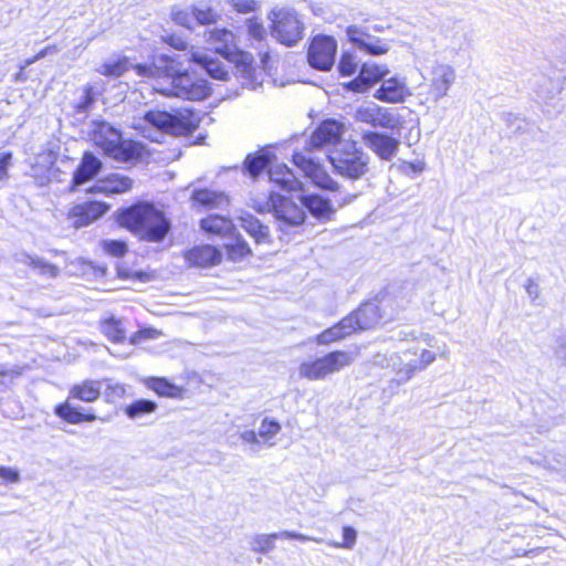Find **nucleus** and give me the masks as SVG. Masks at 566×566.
Here are the masks:
<instances>
[{"mask_svg": "<svg viewBox=\"0 0 566 566\" xmlns=\"http://www.w3.org/2000/svg\"><path fill=\"white\" fill-rule=\"evenodd\" d=\"M146 384L149 389L163 397L177 398L182 394L181 387L170 382L166 378L151 377L146 381Z\"/></svg>", "mask_w": 566, "mask_h": 566, "instance_id": "36", "label": "nucleus"}, {"mask_svg": "<svg viewBox=\"0 0 566 566\" xmlns=\"http://www.w3.org/2000/svg\"><path fill=\"white\" fill-rule=\"evenodd\" d=\"M93 140L105 155L120 163H127L142 156L143 146L134 140H125L122 134L108 123H97Z\"/></svg>", "mask_w": 566, "mask_h": 566, "instance_id": "6", "label": "nucleus"}, {"mask_svg": "<svg viewBox=\"0 0 566 566\" xmlns=\"http://www.w3.org/2000/svg\"><path fill=\"white\" fill-rule=\"evenodd\" d=\"M95 99L96 93L94 92L93 87L91 85L84 86L81 99L76 104L77 113L87 112Z\"/></svg>", "mask_w": 566, "mask_h": 566, "instance_id": "48", "label": "nucleus"}, {"mask_svg": "<svg viewBox=\"0 0 566 566\" xmlns=\"http://www.w3.org/2000/svg\"><path fill=\"white\" fill-rule=\"evenodd\" d=\"M357 65L358 63L354 54L345 52L340 56L338 70L343 76H350L356 72Z\"/></svg>", "mask_w": 566, "mask_h": 566, "instance_id": "45", "label": "nucleus"}, {"mask_svg": "<svg viewBox=\"0 0 566 566\" xmlns=\"http://www.w3.org/2000/svg\"><path fill=\"white\" fill-rule=\"evenodd\" d=\"M192 14L193 21L201 25H208L216 23L220 14L208 3L205 1H200L192 6Z\"/></svg>", "mask_w": 566, "mask_h": 566, "instance_id": "38", "label": "nucleus"}, {"mask_svg": "<svg viewBox=\"0 0 566 566\" xmlns=\"http://www.w3.org/2000/svg\"><path fill=\"white\" fill-rule=\"evenodd\" d=\"M275 539H297L302 542L312 541L315 543H322V538L308 536L294 531H282L271 534H256L251 541V549L253 552L268 554L275 547Z\"/></svg>", "mask_w": 566, "mask_h": 566, "instance_id": "18", "label": "nucleus"}, {"mask_svg": "<svg viewBox=\"0 0 566 566\" xmlns=\"http://www.w3.org/2000/svg\"><path fill=\"white\" fill-rule=\"evenodd\" d=\"M545 85L547 87L541 86L537 90V95L543 99H549L560 94L563 87L562 83L558 80H545Z\"/></svg>", "mask_w": 566, "mask_h": 566, "instance_id": "47", "label": "nucleus"}, {"mask_svg": "<svg viewBox=\"0 0 566 566\" xmlns=\"http://www.w3.org/2000/svg\"><path fill=\"white\" fill-rule=\"evenodd\" d=\"M297 200L302 203L303 209H307L314 218L323 222L329 221L335 212L329 200L318 195H302L297 197Z\"/></svg>", "mask_w": 566, "mask_h": 566, "instance_id": "26", "label": "nucleus"}, {"mask_svg": "<svg viewBox=\"0 0 566 566\" xmlns=\"http://www.w3.org/2000/svg\"><path fill=\"white\" fill-rule=\"evenodd\" d=\"M160 332L155 328H143L136 333H134L129 338L130 345H136L147 339H155L160 336Z\"/></svg>", "mask_w": 566, "mask_h": 566, "instance_id": "51", "label": "nucleus"}, {"mask_svg": "<svg viewBox=\"0 0 566 566\" xmlns=\"http://www.w3.org/2000/svg\"><path fill=\"white\" fill-rule=\"evenodd\" d=\"M374 30H375V31H377V32H380V31H382V28H381V27H379V25H375V27H374Z\"/></svg>", "mask_w": 566, "mask_h": 566, "instance_id": "64", "label": "nucleus"}, {"mask_svg": "<svg viewBox=\"0 0 566 566\" xmlns=\"http://www.w3.org/2000/svg\"><path fill=\"white\" fill-rule=\"evenodd\" d=\"M11 153H0V180L6 179L8 177V168L11 164Z\"/></svg>", "mask_w": 566, "mask_h": 566, "instance_id": "56", "label": "nucleus"}, {"mask_svg": "<svg viewBox=\"0 0 566 566\" xmlns=\"http://www.w3.org/2000/svg\"><path fill=\"white\" fill-rule=\"evenodd\" d=\"M337 43L328 35H316L313 38L308 51V64L319 71H328L335 62Z\"/></svg>", "mask_w": 566, "mask_h": 566, "instance_id": "12", "label": "nucleus"}, {"mask_svg": "<svg viewBox=\"0 0 566 566\" xmlns=\"http://www.w3.org/2000/svg\"><path fill=\"white\" fill-rule=\"evenodd\" d=\"M201 229L207 233L227 235L232 234L234 231L233 223L230 219L219 216L210 214L201 220Z\"/></svg>", "mask_w": 566, "mask_h": 566, "instance_id": "34", "label": "nucleus"}, {"mask_svg": "<svg viewBox=\"0 0 566 566\" xmlns=\"http://www.w3.org/2000/svg\"><path fill=\"white\" fill-rule=\"evenodd\" d=\"M271 20V35L286 46L295 45L302 38L304 23L293 9H273Z\"/></svg>", "mask_w": 566, "mask_h": 566, "instance_id": "9", "label": "nucleus"}, {"mask_svg": "<svg viewBox=\"0 0 566 566\" xmlns=\"http://www.w3.org/2000/svg\"><path fill=\"white\" fill-rule=\"evenodd\" d=\"M102 169V161L92 153H84L83 158L74 171L71 190L92 180Z\"/></svg>", "mask_w": 566, "mask_h": 566, "instance_id": "24", "label": "nucleus"}, {"mask_svg": "<svg viewBox=\"0 0 566 566\" xmlns=\"http://www.w3.org/2000/svg\"><path fill=\"white\" fill-rule=\"evenodd\" d=\"M455 71L448 64H436L431 67L428 78L427 101L437 104L441 98L448 95L451 86L455 82Z\"/></svg>", "mask_w": 566, "mask_h": 566, "instance_id": "14", "label": "nucleus"}, {"mask_svg": "<svg viewBox=\"0 0 566 566\" xmlns=\"http://www.w3.org/2000/svg\"><path fill=\"white\" fill-rule=\"evenodd\" d=\"M191 199L196 205L207 209H218L228 206V197L220 191L210 189H197L192 192Z\"/></svg>", "mask_w": 566, "mask_h": 566, "instance_id": "32", "label": "nucleus"}, {"mask_svg": "<svg viewBox=\"0 0 566 566\" xmlns=\"http://www.w3.org/2000/svg\"><path fill=\"white\" fill-rule=\"evenodd\" d=\"M363 144L381 160L390 161L398 153L400 140L385 133L361 130Z\"/></svg>", "mask_w": 566, "mask_h": 566, "instance_id": "15", "label": "nucleus"}, {"mask_svg": "<svg viewBox=\"0 0 566 566\" xmlns=\"http://www.w3.org/2000/svg\"><path fill=\"white\" fill-rule=\"evenodd\" d=\"M105 387L103 386V394L108 402H115L122 399L126 395V386L119 382H112L105 380Z\"/></svg>", "mask_w": 566, "mask_h": 566, "instance_id": "43", "label": "nucleus"}, {"mask_svg": "<svg viewBox=\"0 0 566 566\" xmlns=\"http://www.w3.org/2000/svg\"><path fill=\"white\" fill-rule=\"evenodd\" d=\"M356 355L346 350H334L322 357L301 363L298 375L311 381L324 380L353 364Z\"/></svg>", "mask_w": 566, "mask_h": 566, "instance_id": "8", "label": "nucleus"}, {"mask_svg": "<svg viewBox=\"0 0 566 566\" xmlns=\"http://www.w3.org/2000/svg\"><path fill=\"white\" fill-rule=\"evenodd\" d=\"M436 360V354L427 350V349H420L419 348V361L418 365H413V369H426L430 364H432Z\"/></svg>", "mask_w": 566, "mask_h": 566, "instance_id": "53", "label": "nucleus"}, {"mask_svg": "<svg viewBox=\"0 0 566 566\" xmlns=\"http://www.w3.org/2000/svg\"><path fill=\"white\" fill-rule=\"evenodd\" d=\"M353 319L344 317L336 325L325 329L321 334H318L315 338L318 345H329L332 343L344 339L354 333V327L352 325Z\"/></svg>", "mask_w": 566, "mask_h": 566, "instance_id": "30", "label": "nucleus"}, {"mask_svg": "<svg viewBox=\"0 0 566 566\" xmlns=\"http://www.w3.org/2000/svg\"><path fill=\"white\" fill-rule=\"evenodd\" d=\"M247 28L249 35L256 41H261L265 36L263 23L258 18L248 19Z\"/></svg>", "mask_w": 566, "mask_h": 566, "instance_id": "50", "label": "nucleus"}, {"mask_svg": "<svg viewBox=\"0 0 566 566\" xmlns=\"http://www.w3.org/2000/svg\"><path fill=\"white\" fill-rule=\"evenodd\" d=\"M272 156L269 153L249 155L245 159V168L250 176H259L263 169L271 166Z\"/></svg>", "mask_w": 566, "mask_h": 566, "instance_id": "39", "label": "nucleus"}, {"mask_svg": "<svg viewBox=\"0 0 566 566\" xmlns=\"http://www.w3.org/2000/svg\"><path fill=\"white\" fill-rule=\"evenodd\" d=\"M293 163L304 172V176L311 179L317 187L332 191L337 190L338 184L318 163L314 161L312 157L302 153H295L293 155Z\"/></svg>", "mask_w": 566, "mask_h": 566, "instance_id": "17", "label": "nucleus"}, {"mask_svg": "<svg viewBox=\"0 0 566 566\" xmlns=\"http://www.w3.org/2000/svg\"><path fill=\"white\" fill-rule=\"evenodd\" d=\"M344 134V124L336 119H326L312 133L306 149H323L335 146L342 139Z\"/></svg>", "mask_w": 566, "mask_h": 566, "instance_id": "16", "label": "nucleus"}, {"mask_svg": "<svg viewBox=\"0 0 566 566\" xmlns=\"http://www.w3.org/2000/svg\"><path fill=\"white\" fill-rule=\"evenodd\" d=\"M392 368L396 369L397 382L403 384L412 378L415 373L420 369H413V365H418L419 361V348L413 347L401 352L399 355L390 357Z\"/></svg>", "mask_w": 566, "mask_h": 566, "instance_id": "20", "label": "nucleus"}, {"mask_svg": "<svg viewBox=\"0 0 566 566\" xmlns=\"http://www.w3.org/2000/svg\"><path fill=\"white\" fill-rule=\"evenodd\" d=\"M108 209L109 206L104 202L86 201L71 208L67 218L75 228H82L99 219Z\"/></svg>", "mask_w": 566, "mask_h": 566, "instance_id": "19", "label": "nucleus"}, {"mask_svg": "<svg viewBox=\"0 0 566 566\" xmlns=\"http://www.w3.org/2000/svg\"><path fill=\"white\" fill-rule=\"evenodd\" d=\"M448 354H449V350L446 347L440 352V356L443 358H447Z\"/></svg>", "mask_w": 566, "mask_h": 566, "instance_id": "63", "label": "nucleus"}, {"mask_svg": "<svg viewBox=\"0 0 566 566\" xmlns=\"http://www.w3.org/2000/svg\"><path fill=\"white\" fill-rule=\"evenodd\" d=\"M354 118L356 122L370 125L374 128L394 129L399 124V118L391 108L381 107L376 103L358 106L355 109Z\"/></svg>", "mask_w": 566, "mask_h": 566, "instance_id": "11", "label": "nucleus"}, {"mask_svg": "<svg viewBox=\"0 0 566 566\" xmlns=\"http://www.w3.org/2000/svg\"><path fill=\"white\" fill-rule=\"evenodd\" d=\"M60 52V48L55 44L53 45H48L45 46L44 49H42L39 53L35 54V59H43L45 57L46 55H50V54H56Z\"/></svg>", "mask_w": 566, "mask_h": 566, "instance_id": "58", "label": "nucleus"}, {"mask_svg": "<svg viewBox=\"0 0 566 566\" xmlns=\"http://www.w3.org/2000/svg\"><path fill=\"white\" fill-rule=\"evenodd\" d=\"M12 370H0V384H4L2 378L12 377Z\"/></svg>", "mask_w": 566, "mask_h": 566, "instance_id": "61", "label": "nucleus"}, {"mask_svg": "<svg viewBox=\"0 0 566 566\" xmlns=\"http://www.w3.org/2000/svg\"><path fill=\"white\" fill-rule=\"evenodd\" d=\"M0 478L9 483H18L20 481V472L10 467H0Z\"/></svg>", "mask_w": 566, "mask_h": 566, "instance_id": "55", "label": "nucleus"}, {"mask_svg": "<svg viewBox=\"0 0 566 566\" xmlns=\"http://www.w3.org/2000/svg\"><path fill=\"white\" fill-rule=\"evenodd\" d=\"M409 166L415 172H421L424 169L422 161L410 163Z\"/></svg>", "mask_w": 566, "mask_h": 566, "instance_id": "59", "label": "nucleus"}, {"mask_svg": "<svg viewBox=\"0 0 566 566\" xmlns=\"http://www.w3.org/2000/svg\"><path fill=\"white\" fill-rule=\"evenodd\" d=\"M206 40L212 46L214 53L234 64L235 75L243 86L255 90L262 84V72H258L252 65V55L239 49L237 38L232 31L224 28H214L206 32Z\"/></svg>", "mask_w": 566, "mask_h": 566, "instance_id": "2", "label": "nucleus"}, {"mask_svg": "<svg viewBox=\"0 0 566 566\" xmlns=\"http://www.w3.org/2000/svg\"><path fill=\"white\" fill-rule=\"evenodd\" d=\"M254 208L261 212H272L280 233V240L290 242L300 230L305 220V210L302 203L294 201L292 198L271 192L269 200Z\"/></svg>", "mask_w": 566, "mask_h": 566, "instance_id": "4", "label": "nucleus"}, {"mask_svg": "<svg viewBox=\"0 0 566 566\" xmlns=\"http://www.w3.org/2000/svg\"><path fill=\"white\" fill-rule=\"evenodd\" d=\"M36 61H39V59H35V55H34V56H32V57H29V59L24 60V61H23V64L20 66L21 72H22L25 67H28V66H30L31 64L35 63Z\"/></svg>", "mask_w": 566, "mask_h": 566, "instance_id": "60", "label": "nucleus"}, {"mask_svg": "<svg viewBox=\"0 0 566 566\" xmlns=\"http://www.w3.org/2000/svg\"><path fill=\"white\" fill-rule=\"evenodd\" d=\"M555 353L558 358L566 360V332L557 338Z\"/></svg>", "mask_w": 566, "mask_h": 566, "instance_id": "57", "label": "nucleus"}, {"mask_svg": "<svg viewBox=\"0 0 566 566\" xmlns=\"http://www.w3.org/2000/svg\"><path fill=\"white\" fill-rule=\"evenodd\" d=\"M282 427L279 421L273 418L265 417L258 431L244 430L240 433V439L249 444L251 453H258L263 448H272L276 444L275 438L281 431Z\"/></svg>", "mask_w": 566, "mask_h": 566, "instance_id": "10", "label": "nucleus"}, {"mask_svg": "<svg viewBox=\"0 0 566 566\" xmlns=\"http://www.w3.org/2000/svg\"><path fill=\"white\" fill-rule=\"evenodd\" d=\"M172 45L184 53L157 54L150 65H137L136 74L142 78H157L154 90L166 96H176L189 101H202L210 95L207 80L197 76L190 71V63H195L209 76L227 81L229 70L223 62L207 51H186V43L181 40Z\"/></svg>", "mask_w": 566, "mask_h": 566, "instance_id": "1", "label": "nucleus"}, {"mask_svg": "<svg viewBox=\"0 0 566 566\" xmlns=\"http://www.w3.org/2000/svg\"><path fill=\"white\" fill-rule=\"evenodd\" d=\"M228 258L232 261H240L251 253L249 244L241 238H237L231 244H227Z\"/></svg>", "mask_w": 566, "mask_h": 566, "instance_id": "42", "label": "nucleus"}, {"mask_svg": "<svg viewBox=\"0 0 566 566\" xmlns=\"http://www.w3.org/2000/svg\"><path fill=\"white\" fill-rule=\"evenodd\" d=\"M269 178L271 182L286 191H295L302 188V182L285 164L271 165Z\"/></svg>", "mask_w": 566, "mask_h": 566, "instance_id": "27", "label": "nucleus"}, {"mask_svg": "<svg viewBox=\"0 0 566 566\" xmlns=\"http://www.w3.org/2000/svg\"><path fill=\"white\" fill-rule=\"evenodd\" d=\"M229 3L238 13H251L255 12L260 2L258 0H229Z\"/></svg>", "mask_w": 566, "mask_h": 566, "instance_id": "49", "label": "nucleus"}, {"mask_svg": "<svg viewBox=\"0 0 566 566\" xmlns=\"http://www.w3.org/2000/svg\"><path fill=\"white\" fill-rule=\"evenodd\" d=\"M171 18L176 24L187 28L189 30L193 29L192 10L188 11L186 9H172Z\"/></svg>", "mask_w": 566, "mask_h": 566, "instance_id": "46", "label": "nucleus"}, {"mask_svg": "<svg viewBox=\"0 0 566 566\" xmlns=\"http://www.w3.org/2000/svg\"><path fill=\"white\" fill-rule=\"evenodd\" d=\"M133 187V180L118 172L109 174L98 179L92 188V192L114 196L127 192Z\"/></svg>", "mask_w": 566, "mask_h": 566, "instance_id": "22", "label": "nucleus"}, {"mask_svg": "<svg viewBox=\"0 0 566 566\" xmlns=\"http://www.w3.org/2000/svg\"><path fill=\"white\" fill-rule=\"evenodd\" d=\"M138 64H132L129 59L126 56H118L116 59H112L106 61L98 72L103 75L107 76H120L129 69H134L136 71V66Z\"/></svg>", "mask_w": 566, "mask_h": 566, "instance_id": "37", "label": "nucleus"}, {"mask_svg": "<svg viewBox=\"0 0 566 566\" xmlns=\"http://www.w3.org/2000/svg\"><path fill=\"white\" fill-rule=\"evenodd\" d=\"M104 250L113 256H122L127 251V245L123 241L106 240L103 242Z\"/></svg>", "mask_w": 566, "mask_h": 566, "instance_id": "52", "label": "nucleus"}, {"mask_svg": "<svg viewBox=\"0 0 566 566\" xmlns=\"http://www.w3.org/2000/svg\"><path fill=\"white\" fill-rule=\"evenodd\" d=\"M357 533L352 526L343 527V542H327L328 545L336 548L352 549L356 544Z\"/></svg>", "mask_w": 566, "mask_h": 566, "instance_id": "44", "label": "nucleus"}, {"mask_svg": "<svg viewBox=\"0 0 566 566\" xmlns=\"http://www.w3.org/2000/svg\"><path fill=\"white\" fill-rule=\"evenodd\" d=\"M185 259L191 266L208 268L221 261V252L210 244L198 245L188 250Z\"/></svg>", "mask_w": 566, "mask_h": 566, "instance_id": "25", "label": "nucleus"}, {"mask_svg": "<svg viewBox=\"0 0 566 566\" xmlns=\"http://www.w3.org/2000/svg\"><path fill=\"white\" fill-rule=\"evenodd\" d=\"M103 380L86 379L80 384H75L70 389L69 399H78L83 402L96 401L103 389Z\"/></svg>", "mask_w": 566, "mask_h": 566, "instance_id": "29", "label": "nucleus"}, {"mask_svg": "<svg viewBox=\"0 0 566 566\" xmlns=\"http://www.w3.org/2000/svg\"><path fill=\"white\" fill-rule=\"evenodd\" d=\"M524 289L528 295V297L534 302L541 295L539 284L536 279L528 277L524 284Z\"/></svg>", "mask_w": 566, "mask_h": 566, "instance_id": "54", "label": "nucleus"}, {"mask_svg": "<svg viewBox=\"0 0 566 566\" xmlns=\"http://www.w3.org/2000/svg\"><path fill=\"white\" fill-rule=\"evenodd\" d=\"M268 59H269V53H264V54H262V56H261V62L263 63V65H264V66H265V64H266Z\"/></svg>", "mask_w": 566, "mask_h": 566, "instance_id": "62", "label": "nucleus"}, {"mask_svg": "<svg viewBox=\"0 0 566 566\" xmlns=\"http://www.w3.org/2000/svg\"><path fill=\"white\" fill-rule=\"evenodd\" d=\"M409 94L407 83L403 78L389 77L382 81L380 87L375 92L374 97L386 103H399Z\"/></svg>", "mask_w": 566, "mask_h": 566, "instance_id": "23", "label": "nucleus"}, {"mask_svg": "<svg viewBox=\"0 0 566 566\" xmlns=\"http://www.w3.org/2000/svg\"><path fill=\"white\" fill-rule=\"evenodd\" d=\"M388 73L386 66L375 63H364L358 76L347 84V88L354 92H365Z\"/></svg>", "mask_w": 566, "mask_h": 566, "instance_id": "21", "label": "nucleus"}, {"mask_svg": "<svg viewBox=\"0 0 566 566\" xmlns=\"http://www.w3.org/2000/svg\"><path fill=\"white\" fill-rule=\"evenodd\" d=\"M71 399H66L64 402L59 403L54 407V413L71 424H78L81 422H93L96 420L95 413H84L80 408L71 405Z\"/></svg>", "mask_w": 566, "mask_h": 566, "instance_id": "31", "label": "nucleus"}, {"mask_svg": "<svg viewBox=\"0 0 566 566\" xmlns=\"http://www.w3.org/2000/svg\"><path fill=\"white\" fill-rule=\"evenodd\" d=\"M347 318L353 319L354 332L368 329L379 322V308L375 303H365L356 312L349 314Z\"/></svg>", "mask_w": 566, "mask_h": 566, "instance_id": "28", "label": "nucleus"}, {"mask_svg": "<svg viewBox=\"0 0 566 566\" xmlns=\"http://www.w3.org/2000/svg\"><path fill=\"white\" fill-rule=\"evenodd\" d=\"M336 174L350 180L364 177L369 170L370 157L356 143H346L327 155Z\"/></svg>", "mask_w": 566, "mask_h": 566, "instance_id": "7", "label": "nucleus"}, {"mask_svg": "<svg viewBox=\"0 0 566 566\" xmlns=\"http://www.w3.org/2000/svg\"><path fill=\"white\" fill-rule=\"evenodd\" d=\"M22 262L25 264L32 266L34 270H36L40 274L49 276V277H55L59 274V269L51 264L45 262L41 258L31 256L29 254L22 255Z\"/></svg>", "mask_w": 566, "mask_h": 566, "instance_id": "41", "label": "nucleus"}, {"mask_svg": "<svg viewBox=\"0 0 566 566\" xmlns=\"http://www.w3.org/2000/svg\"><path fill=\"white\" fill-rule=\"evenodd\" d=\"M200 123L199 115L188 108L180 109L176 113L166 111L150 109L145 113L144 117L134 123L136 129L156 128L160 133L171 135H188L198 128ZM145 134V132H143Z\"/></svg>", "mask_w": 566, "mask_h": 566, "instance_id": "5", "label": "nucleus"}, {"mask_svg": "<svg viewBox=\"0 0 566 566\" xmlns=\"http://www.w3.org/2000/svg\"><path fill=\"white\" fill-rule=\"evenodd\" d=\"M346 34L349 42L366 54L384 55L391 48L390 41L369 33L364 27L349 25Z\"/></svg>", "mask_w": 566, "mask_h": 566, "instance_id": "13", "label": "nucleus"}, {"mask_svg": "<svg viewBox=\"0 0 566 566\" xmlns=\"http://www.w3.org/2000/svg\"><path fill=\"white\" fill-rule=\"evenodd\" d=\"M119 222L140 239L150 242H160L170 229V224L164 213L146 202H140L126 209L120 214Z\"/></svg>", "mask_w": 566, "mask_h": 566, "instance_id": "3", "label": "nucleus"}, {"mask_svg": "<svg viewBox=\"0 0 566 566\" xmlns=\"http://www.w3.org/2000/svg\"><path fill=\"white\" fill-rule=\"evenodd\" d=\"M101 331L113 343H123L126 339L124 322L115 316L104 318Z\"/></svg>", "mask_w": 566, "mask_h": 566, "instance_id": "35", "label": "nucleus"}, {"mask_svg": "<svg viewBox=\"0 0 566 566\" xmlns=\"http://www.w3.org/2000/svg\"><path fill=\"white\" fill-rule=\"evenodd\" d=\"M157 409V403L148 399H138L125 408V413L130 419H137L145 415L153 413Z\"/></svg>", "mask_w": 566, "mask_h": 566, "instance_id": "40", "label": "nucleus"}, {"mask_svg": "<svg viewBox=\"0 0 566 566\" xmlns=\"http://www.w3.org/2000/svg\"><path fill=\"white\" fill-rule=\"evenodd\" d=\"M240 226L252 237L258 244L269 242V229L249 212H242L238 218Z\"/></svg>", "mask_w": 566, "mask_h": 566, "instance_id": "33", "label": "nucleus"}]
</instances>
